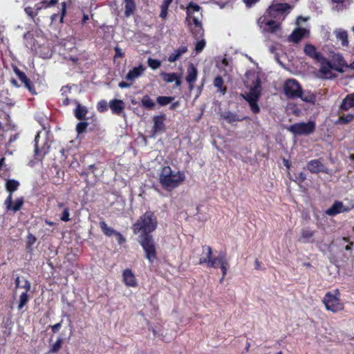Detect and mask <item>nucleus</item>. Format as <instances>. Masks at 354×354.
Here are the masks:
<instances>
[{
	"instance_id": "nucleus-1",
	"label": "nucleus",
	"mask_w": 354,
	"mask_h": 354,
	"mask_svg": "<svg viewBox=\"0 0 354 354\" xmlns=\"http://www.w3.org/2000/svg\"><path fill=\"white\" fill-rule=\"evenodd\" d=\"M158 226L157 218L151 211L146 212L133 224L131 228L135 234H139L138 243L145 252V257L151 262L156 259V246L151 233Z\"/></svg>"
},
{
	"instance_id": "nucleus-2",
	"label": "nucleus",
	"mask_w": 354,
	"mask_h": 354,
	"mask_svg": "<svg viewBox=\"0 0 354 354\" xmlns=\"http://www.w3.org/2000/svg\"><path fill=\"white\" fill-rule=\"evenodd\" d=\"M185 180L184 172L173 170L169 166L162 167L159 173V183L167 191H171L179 187Z\"/></svg>"
},
{
	"instance_id": "nucleus-3",
	"label": "nucleus",
	"mask_w": 354,
	"mask_h": 354,
	"mask_svg": "<svg viewBox=\"0 0 354 354\" xmlns=\"http://www.w3.org/2000/svg\"><path fill=\"white\" fill-rule=\"evenodd\" d=\"M291 8L288 3H272L268 6L264 15L281 23L290 13Z\"/></svg>"
},
{
	"instance_id": "nucleus-4",
	"label": "nucleus",
	"mask_w": 354,
	"mask_h": 354,
	"mask_svg": "<svg viewBox=\"0 0 354 354\" xmlns=\"http://www.w3.org/2000/svg\"><path fill=\"white\" fill-rule=\"evenodd\" d=\"M339 291H334V293L327 292L324 298L323 302L328 310L336 313L343 309V304L339 299Z\"/></svg>"
},
{
	"instance_id": "nucleus-5",
	"label": "nucleus",
	"mask_w": 354,
	"mask_h": 354,
	"mask_svg": "<svg viewBox=\"0 0 354 354\" xmlns=\"http://www.w3.org/2000/svg\"><path fill=\"white\" fill-rule=\"evenodd\" d=\"M257 24L264 31L274 33L281 29V23L277 20L270 18L269 17L263 15L260 17L257 21Z\"/></svg>"
},
{
	"instance_id": "nucleus-6",
	"label": "nucleus",
	"mask_w": 354,
	"mask_h": 354,
	"mask_svg": "<svg viewBox=\"0 0 354 354\" xmlns=\"http://www.w3.org/2000/svg\"><path fill=\"white\" fill-rule=\"evenodd\" d=\"M315 129L314 122H299L290 125L288 130L295 135H309L312 133Z\"/></svg>"
},
{
	"instance_id": "nucleus-7",
	"label": "nucleus",
	"mask_w": 354,
	"mask_h": 354,
	"mask_svg": "<svg viewBox=\"0 0 354 354\" xmlns=\"http://www.w3.org/2000/svg\"><path fill=\"white\" fill-rule=\"evenodd\" d=\"M299 83L293 79L287 80L284 84V93L289 98H297L301 91Z\"/></svg>"
},
{
	"instance_id": "nucleus-8",
	"label": "nucleus",
	"mask_w": 354,
	"mask_h": 354,
	"mask_svg": "<svg viewBox=\"0 0 354 354\" xmlns=\"http://www.w3.org/2000/svg\"><path fill=\"white\" fill-rule=\"evenodd\" d=\"M21 281L20 277L17 276L15 279V287L16 288H24L25 289V292H22L19 296V301L18 304V309L21 310L24 306L28 303L29 300V297L28 295V292L30 290V283L28 279H24V284L23 286H20Z\"/></svg>"
},
{
	"instance_id": "nucleus-9",
	"label": "nucleus",
	"mask_w": 354,
	"mask_h": 354,
	"mask_svg": "<svg viewBox=\"0 0 354 354\" xmlns=\"http://www.w3.org/2000/svg\"><path fill=\"white\" fill-rule=\"evenodd\" d=\"M75 116L79 120L88 123L91 129L97 126V118L93 112H75Z\"/></svg>"
},
{
	"instance_id": "nucleus-10",
	"label": "nucleus",
	"mask_w": 354,
	"mask_h": 354,
	"mask_svg": "<svg viewBox=\"0 0 354 354\" xmlns=\"http://www.w3.org/2000/svg\"><path fill=\"white\" fill-rule=\"evenodd\" d=\"M166 120L164 114L156 115L153 118V125L152 127V136L155 137L157 133H162L165 130V121Z\"/></svg>"
},
{
	"instance_id": "nucleus-11",
	"label": "nucleus",
	"mask_w": 354,
	"mask_h": 354,
	"mask_svg": "<svg viewBox=\"0 0 354 354\" xmlns=\"http://www.w3.org/2000/svg\"><path fill=\"white\" fill-rule=\"evenodd\" d=\"M24 204L23 197L17 198L14 202H12V194H9L8 196L4 202L6 210H12L13 212L19 211Z\"/></svg>"
},
{
	"instance_id": "nucleus-12",
	"label": "nucleus",
	"mask_w": 354,
	"mask_h": 354,
	"mask_svg": "<svg viewBox=\"0 0 354 354\" xmlns=\"http://www.w3.org/2000/svg\"><path fill=\"white\" fill-rule=\"evenodd\" d=\"M317 62L320 64V73L326 77H331V70L333 64L324 55Z\"/></svg>"
},
{
	"instance_id": "nucleus-13",
	"label": "nucleus",
	"mask_w": 354,
	"mask_h": 354,
	"mask_svg": "<svg viewBox=\"0 0 354 354\" xmlns=\"http://www.w3.org/2000/svg\"><path fill=\"white\" fill-rule=\"evenodd\" d=\"M309 30L304 28H296L288 37V41L298 44L306 35Z\"/></svg>"
},
{
	"instance_id": "nucleus-14",
	"label": "nucleus",
	"mask_w": 354,
	"mask_h": 354,
	"mask_svg": "<svg viewBox=\"0 0 354 354\" xmlns=\"http://www.w3.org/2000/svg\"><path fill=\"white\" fill-rule=\"evenodd\" d=\"M307 169L311 173L324 172L328 174V169L325 168L324 164L319 160H312L308 162Z\"/></svg>"
},
{
	"instance_id": "nucleus-15",
	"label": "nucleus",
	"mask_w": 354,
	"mask_h": 354,
	"mask_svg": "<svg viewBox=\"0 0 354 354\" xmlns=\"http://www.w3.org/2000/svg\"><path fill=\"white\" fill-rule=\"evenodd\" d=\"M350 208L345 207L342 202L335 201L333 205L326 211V214L328 216H335L342 212H348Z\"/></svg>"
},
{
	"instance_id": "nucleus-16",
	"label": "nucleus",
	"mask_w": 354,
	"mask_h": 354,
	"mask_svg": "<svg viewBox=\"0 0 354 354\" xmlns=\"http://www.w3.org/2000/svg\"><path fill=\"white\" fill-rule=\"evenodd\" d=\"M304 53L306 56L316 62H317L323 56L320 52L317 51V48L311 44H306L304 46Z\"/></svg>"
},
{
	"instance_id": "nucleus-17",
	"label": "nucleus",
	"mask_w": 354,
	"mask_h": 354,
	"mask_svg": "<svg viewBox=\"0 0 354 354\" xmlns=\"http://www.w3.org/2000/svg\"><path fill=\"white\" fill-rule=\"evenodd\" d=\"M62 104L64 106H69L73 111H87V109L82 106L80 102L67 97L63 98Z\"/></svg>"
},
{
	"instance_id": "nucleus-18",
	"label": "nucleus",
	"mask_w": 354,
	"mask_h": 354,
	"mask_svg": "<svg viewBox=\"0 0 354 354\" xmlns=\"http://www.w3.org/2000/svg\"><path fill=\"white\" fill-rule=\"evenodd\" d=\"M202 250L203 251L198 263L201 265L206 264L207 267H208L212 257V250L209 245H203Z\"/></svg>"
},
{
	"instance_id": "nucleus-19",
	"label": "nucleus",
	"mask_w": 354,
	"mask_h": 354,
	"mask_svg": "<svg viewBox=\"0 0 354 354\" xmlns=\"http://www.w3.org/2000/svg\"><path fill=\"white\" fill-rule=\"evenodd\" d=\"M227 261V259L226 253L221 252L218 254L217 257H212L208 268H216L220 267L222 264L226 263Z\"/></svg>"
},
{
	"instance_id": "nucleus-20",
	"label": "nucleus",
	"mask_w": 354,
	"mask_h": 354,
	"mask_svg": "<svg viewBox=\"0 0 354 354\" xmlns=\"http://www.w3.org/2000/svg\"><path fill=\"white\" fill-rule=\"evenodd\" d=\"M144 71L145 68L142 65H140L137 67H134L133 69L130 70L129 73L127 74V75L125 76V80L127 81L133 83L134 81L142 75Z\"/></svg>"
},
{
	"instance_id": "nucleus-21",
	"label": "nucleus",
	"mask_w": 354,
	"mask_h": 354,
	"mask_svg": "<svg viewBox=\"0 0 354 354\" xmlns=\"http://www.w3.org/2000/svg\"><path fill=\"white\" fill-rule=\"evenodd\" d=\"M40 133L39 132L35 138V153L36 156H44L48 152L50 146L44 142L41 147L39 145Z\"/></svg>"
},
{
	"instance_id": "nucleus-22",
	"label": "nucleus",
	"mask_w": 354,
	"mask_h": 354,
	"mask_svg": "<svg viewBox=\"0 0 354 354\" xmlns=\"http://www.w3.org/2000/svg\"><path fill=\"white\" fill-rule=\"evenodd\" d=\"M198 71L196 67H194L192 64L190 65L187 69V75L186 77V81L189 84V88L192 90L194 87V84L195 83L197 78Z\"/></svg>"
},
{
	"instance_id": "nucleus-23",
	"label": "nucleus",
	"mask_w": 354,
	"mask_h": 354,
	"mask_svg": "<svg viewBox=\"0 0 354 354\" xmlns=\"http://www.w3.org/2000/svg\"><path fill=\"white\" fill-rule=\"evenodd\" d=\"M188 50L187 46H180L178 48L175 49L172 53L168 57V62L173 63L180 59V57Z\"/></svg>"
},
{
	"instance_id": "nucleus-24",
	"label": "nucleus",
	"mask_w": 354,
	"mask_h": 354,
	"mask_svg": "<svg viewBox=\"0 0 354 354\" xmlns=\"http://www.w3.org/2000/svg\"><path fill=\"white\" fill-rule=\"evenodd\" d=\"M315 230H312L308 228L303 229L301 231V236L299 239V241L303 243H313V236L315 234Z\"/></svg>"
},
{
	"instance_id": "nucleus-25",
	"label": "nucleus",
	"mask_w": 354,
	"mask_h": 354,
	"mask_svg": "<svg viewBox=\"0 0 354 354\" xmlns=\"http://www.w3.org/2000/svg\"><path fill=\"white\" fill-rule=\"evenodd\" d=\"M123 281L129 287H134L136 286V280L134 274L131 270H124L122 274Z\"/></svg>"
},
{
	"instance_id": "nucleus-26",
	"label": "nucleus",
	"mask_w": 354,
	"mask_h": 354,
	"mask_svg": "<svg viewBox=\"0 0 354 354\" xmlns=\"http://www.w3.org/2000/svg\"><path fill=\"white\" fill-rule=\"evenodd\" d=\"M59 0H42L41 1L35 5L36 10H41L42 9H46L55 6Z\"/></svg>"
},
{
	"instance_id": "nucleus-27",
	"label": "nucleus",
	"mask_w": 354,
	"mask_h": 354,
	"mask_svg": "<svg viewBox=\"0 0 354 354\" xmlns=\"http://www.w3.org/2000/svg\"><path fill=\"white\" fill-rule=\"evenodd\" d=\"M354 107V93L351 94H348L346 97L343 100L342 103L341 104V109L343 111H348L350 109Z\"/></svg>"
},
{
	"instance_id": "nucleus-28",
	"label": "nucleus",
	"mask_w": 354,
	"mask_h": 354,
	"mask_svg": "<svg viewBox=\"0 0 354 354\" xmlns=\"http://www.w3.org/2000/svg\"><path fill=\"white\" fill-rule=\"evenodd\" d=\"M201 9V6H198L197 3L191 1L188 3L187 6V17L186 20L188 21H190L192 15L194 14V12H198Z\"/></svg>"
},
{
	"instance_id": "nucleus-29",
	"label": "nucleus",
	"mask_w": 354,
	"mask_h": 354,
	"mask_svg": "<svg viewBox=\"0 0 354 354\" xmlns=\"http://www.w3.org/2000/svg\"><path fill=\"white\" fill-rule=\"evenodd\" d=\"M163 80L168 83H171L175 82L176 86H180L181 84V81L176 73H163L162 74Z\"/></svg>"
},
{
	"instance_id": "nucleus-30",
	"label": "nucleus",
	"mask_w": 354,
	"mask_h": 354,
	"mask_svg": "<svg viewBox=\"0 0 354 354\" xmlns=\"http://www.w3.org/2000/svg\"><path fill=\"white\" fill-rule=\"evenodd\" d=\"M303 101L311 103L314 104L316 101V96L310 92L303 91L302 90L299 93V96Z\"/></svg>"
},
{
	"instance_id": "nucleus-31",
	"label": "nucleus",
	"mask_w": 354,
	"mask_h": 354,
	"mask_svg": "<svg viewBox=\"0 0 354 354\" xmlns=\"http://www.w3.org/2000/svg\"><path fill=\"white\" fill-rule=\"evenodd\" d=\"M221 117L229 123L242 120L245 118L236 116L234 112H222Z\"/></svg>"
},
{
	"instance_id": "nucleus-32",
	"label": "nucleus",
	"mask_w": 354,
	"mask_h": 354,
	"mask_svg": "<svg viewBox=\"0 0 354 354\" xmlns=\"http://www.w3.org/2000/svg\"><path fill=\"white\" fill-rule=\"evenodd\" d=\"M224 81L221 76H216L213 82V85L218 88L222 94H225L227 91V88L223 86Z\"/></svg>"
},
{
	"instance_id": "nucleus-33",
	"label": "nucleus",
	"mask_w": 354,
	"mask_h": 354,
	"mask_svg": "<svg viewBox=\"0 0 354 354\" xmlns=\"http://www.w3.org/2000/svg\"><path fill=\"white\" fill-rule=\"evenodd\" d=\"M125 1V17H129L136 9V3L133 0H124Z\"/></svg>"
},
{
	"instance_id": "nucleus-34",
	"label": "nucleus",
	"mask_w": 354,
	"mask_h": 354,
	"mask_svg": "<svg viewBox=\"0 0 354 354\" xmlns=\"http://www.w3.org/2000/svg\"><path fill=\"white\" fill-rule=\"evenodd\" d=\"M61 6H62V8H61L60 13L53 14L51 16L52 21H55L57 18H59V21L61 23L63 22L64 17H65V15L66 14V3L62 2Z\"/></svg>"
},
{
	"instance_id": "nucleus-35",
	"label": "nucleus",
	"mask_w": 354,
	"mask_h": 354,
	"mask_svg": "<svg viewBox=\"0 0 354 354\" xmlns=\"http://www.w3.org/2000/svg\"><path fill=\"white\" fill-rule=\"evenodd\" d=\"M110 108L111 111H123L124 103L121 100L114 99L110 102Z\"/></svg>"
},
{
	"instance_id": "nucleus-36",
	"label": "nucleus",
	"mask_w": 354,
	"mask_h": 354,
	"mask_svg": "<svg viewBox=\"0 0 354 354\" xmlns=\"http://www.w3.org/2000/svg\"><path fill=\"white\" fill-rule=\"evenodd\" d=\"M100 226L103 233L107 236H113L117 232L113 228L109 227L104 221L100 222Z\"/></svg>"
},
{
	"instance_id": "nucleus-37",
	"label": "nucleus",
	"mask_w": 354,
	"mask_h": 354,
	"mask_svg": "<svg viewBox=\"0 0 354 354\" xmlns=\"http://www.w3.org/2000/svg\"><path fill=\"white\" fill-rule=\"evenodd\" d=\"M191 32L194 37L196 39H200L204 35V30L202 26H193L191 28Z\"/></svg>"
},
{
	"instance_id": "nucleus-38",
	"label": "nucleus",
	"mask_w": 354,
	"mask_h": 354,
	"mask_svg": "<svg viewBox=\"0 0 354 354\" xmlns=\"http://www.w3.org/2000/svg\"><path fill=\"white\" fill-rule=\"evenodd\" d=\"M142 104L144 108L151 109L154 107L155 103L150 98L149 95H145L142 100H141Z\"/></svg>"
},
{
	"instance_id": "nucleus-39",
	"label": "nucleus",
	"mask_w": 354,
	"mask_h": 354,
	"mask_svg": "<svg viewBox=\"0 0 354 354\" xmlns=\"http://www.w3.org/2000/svg\"><path fill=\"white\" fill-rule=\"evenodd\" d=\"M19 185V183L15 180H9L6 182L7 190L12 194V192L16 191Z\"/></svg>"
},
{
	"instance_id": "nucleus-40",
	"label": "nucleus",
	"mask_w": 354,
	"mask_h": 354,
	"mask_svg": "<svg viewBox=\"0 0 354 354\" xmlns=\"http://www.w3.org/2000/svg\"><path fill=\"white\" fill-rule=\"evenodd\" d=\"M354 115L353 114L342 115L335 122V124H347L353 120Z\"/></svg>"
},
{
	"instance_id": "nucleus-41",
	"label": "nucleus",
	"mask_w": 354,
	"mask_h": 354,
	"mask_svg": "<svg viewBox=\"0 0 354 354\" xmlns=\"http://www.w3.org/2000/svg\"><path fill=\"white\" fill-rule=\"evenodd\" d=\"M63 339L62 337H59L57 341L51 346L49 353H56L62 348Z\"/></svg>"
},
{
	"instance_id": "nucleus-42",
	"label": "nucleus",
	"mask_w": 354,
	"mask_h": 354,
	"mask_svg": "<svg viewBox=\"0 0 354 354\" xmlns=\"http://www.w3.org/2000/svg\"><path fill=\"white\" fill-rule=\"evenodd\" d=\"M174 97L167 96H159L157 97V102L160 106H165L172 102Z\"/></svg>"
},
{
	"instance_id": "nucleus-43",
	"label": "nucleus",
	"mask_w": 354,
	"mask_h": 354,
	"mask_svg": "<svg viewBox=\"0 0 354 354\" xmlns=\"http://www.w3.org/2000/svg\"><path fill=\"white\" fill-rule=\"evenodd\" d=\"M13 71H14L15 73L17 75L19 80L23 84L28 80V77L26 76L25 73L21 71L17 66H14Z\"/></svg>"
},
{
	"instance_id": "nucleus-44",
	"label": "nucleus",
	"mask_w": 354,
	"mask_h": 354,
	"mask_svg": "<svg viewBox=\"0 0 354 354\" xmlns=\"http://www.w3.org/2000/svg\"><path fill=\"white\" fill-rule=\"evenodd\" d=\"M337 37L338 39H339L342 41V44L343 46H347L348 41V35L346 31H340L337 34Z\"/></svg>"
},
{
	"instance_id": "nucleus-45",
	"label": "nucleus",
	"mask_w": 354,
	"mask_h": 354,
	"mask_svg": "<svg viewBox=\"0 0 354 354\" xmlns=\"http://www.w3.org/2000/svg\"><path fill=\"white\" fill-rule=\"evenodd\" d=\"M147 63L149 66L153 70L158 68L161 66V62L160 60L151 57L148 59Z\"/></svg>"
},
{
	"instance_id": "nucleus-46",
	"label": "nucleus",
	"mask_w": 354,
	"mask_h": 354,
	"mask_svg": "<svg viewBox=\"0 0 354 354\" xmlns=\"http://www.w3.org/2000/svg\"><path fill=\"white\" fill-rule=\"evenodd\" d=\"M87 127L88 123L84 122L82 120H80L76 125L75 130L78 134H81L85 131Z\"/></svg>"
},
{
	"instance_id": "nucleus-47",
	"label": "nucleus",
	"mask_w": 354,
	"mask_h": 354,
	"mask_svg": "<svg viewBox=\"0 0 354 354\" xmlns=\"http://www.w3.org/2000/svg\"><path fill=\"white\" fill-rule=\"evenodd\" d=\"M24 11L26 14H27L32 19H34V18L37 15L38 12L39 10H36L35 7L32 8L28 6L25 8Z\"/></svg>"
},
{
	"instance_id": "nucleus-48",
	"label": "nucleus",
	"mask_w": 354,
	"mask_h": 354,
	"mask_svg": "<svg viewBox=\"0 0 354 354\" xmlns=\"http://www.w3.org/2000/svg\"><path fill=\"white\" fill-rule=\"evenodd\" d=\"M24 86L32 94H36L34 84L30 81L29 78L24 82Z\"/></svg>"
},
{
	"instance_id": "nucleus-49",
	"label": "nucleus",
	"mask_w": 354,
	"mask_h": 354,
	"mask_svg": "<svg viewBox=\"0 0 354 354\" xmlns=\"http://www.w3.org/2000/svg\"><path fill=\"white\" fill-rule=\"evenodd\" d=\"M206 44V42L204 39H201L200 41H198L195 46V50L196 53L201 52L203 48H205Z\"/></svg>"
},
{
	"instance_id": "nucleus-50",
	"label": "nucleus",
	"mask_w": 354,
	"mask_h": 354,
	"mask_svg": "<svg viewBox=\"0 0 354 354\" xmlns=\"http://www.w3.org/2000/svg\"><path fill=\"white\" fill-rule=\"evenodd\" d=\"M69 216H70V214H69L68 208L65 207L63 210V212L60 217V219H61V221H64V222L68 221L70 220Z\"/></svg>"
},
{
	"instance_id": "nucleus-51",
	"label": "nucleus",
	"mask_w": 354,
	"mask_h": 354,
	"mask_svg": "<svg viewBox=\"0 0 354 354\" xmlns=\"http://www.w3.org/2000/svg\"><path fill=\"white\" fill-rule=\"evenodd\" d=\"M257 95H254V99L250 101L252 111H260L258 104H257Z\"/></svg>"
},
{
	"instance_id": "nucleus-52",
	"label": "nucleus",
	"mask_w": 354,
	"mask_h": 354,
	"mask_svg": "<svg viewBox=\"0 0 354 354\" xmlns=\"http://www.w3.org/2000/svg\"><path fill=\"white\" fill-rule=\"evenodd\" d=\"M229 266H230V265H229L228 260L226 261V263L222 264L220 266V268L222 270V275H223L222 279H221V282L223 280L225 276L226 275Z\"/></svg>"
},
{
	"instance_id": "nucleus-53",
	"label": "nucleus",
	"mask_w": 354,
	"mask_h": 354,
	"mask_svg": "<svg viewBox=\"0 0 354 354\" xmlns=\"http://www.w3.org/2000/svg\"><path fill=\"white\" fill-rule=\"evenodd\" d=\"M306 179V176L304 172H300L297 176H295V181L297 183H301Z\"/></svg>"
},
{
	"instance_id": "nucleus-54",
	"label": "nucleus",
	"mask_w": 354,
	"mask_h": 354,
	"mask_svg": "<svg viewBox=\"0 0 354 354\" xmlns=\"http://www.w3.org/2000/svg\"><path fill=\"white\" fill-rule=\"evenodd\" d=\"M168 8L167 6H164V5H161V11H160V17L161 18H162L163 19H165L167 16V13H168Z\"/></svg>"
},
{
	"instance_id": "nucleus-55",
	"label": "nucleus",
	"mask_w": 354,
	"mask_h": 354,
	"mask_svg": "<svg viewBox=\"0 0 354 354\" xmlns=\"http://www.w3.org/2000/svg\"><path fill=\"white\" fill-rule=\"evenodd\" d=\"M133 84L129 81H122L118 84V86L121 88H129Z\"/></svg>"
},
{
	"instance_id": "nucleus-56",
	"label": "nucleus",
	"mask_w": 354,
	"mask_h": 354,
	"mask_svg": "<svg viewBox=\"0 0 354 354\" xmlns=\"http://www.w3.org/2000/svg\"><path fill=\"white\" fill-rule=\"evenodd\" d=\"M98 111H104L106 110L107 109V103L104 100H102L98 103L97 105Z\"/></svg>"
},
{
	"instance_id": "nucleus-57",
	"label": "nucleus",
	"mask_w": 354,
	"mask_h": 354,
	"mask_svg": "<svg viewBox=\"0 0 354 354\" xmlns=\"http://www.w3.org/2000/svg\"><path fill=\"white\" fill-rule=\"evenodd\" d=\"M260 0H243L247 8H251Z\"/></svg>"
},
{
	"instance_id": "nucleus-58",
	"label": "nucleus",
	"mask_w": 354,
	"mask_h": 354,
	"mask_svg": "<svg viewBox=\"0 0 354 354\" xmlns=\"http://www.w3.org/2000/svg\"><path fill=\"white\" fill-rule=\"evenodd\" d=\"M115 235L117 237V240L119 244H122L125 241V238L120 232H117Z\"/></svg>"
},
{
	"instance_id": "nucleus-59",
	"label": "nucleus",
	"mask_w": 354,
	"mask_h": 354,
	"mask_svg": "<svg viewBox=\"0 0 354 354\" xmlns=\"http://www.w3.org/2000/svg\"><path fill=\"white\" fill-rule=\"evenodd\" d=\"M191 19H192V22H193V24H194V26H202V24L201 22V21L196 17H194L192 15V17Z\"/></svg>"
},
{
	"instance_id": "nucleus-60",
	"label": "nucleus",
	"mask_w": 354,
	"mask_h": 354,
	"mask_svg": "<svg viewBox=\"0 0 354 354\" xmlns=\"http://www.w3.org/2000/svg\"><path fill=\"white\" fill-rule=\"evenodd\" d=\"M344 66V64H339V66H335L333 65V70H335L339 73H344V70H343V66Z\"/></svg>"
},
{
	"instance_id": "nucleus-61",
	"label": "nucleus",
	"mask_w": 354,
	"mask_h": 354,
	"mask_svg": "<svg viewBox=\"0 0 354 354\" xmlns=\"http://www.w3.org/2000/svg\"><path fill=\"white\" fill-rule=\"evenodd\" d=\"M61 326H62V322H59L53 326H51L52 331L53 333H57L61 328Z\"/></svg>"
},
{
	"instance_id": "nucleus-62",
	"label": "nucleus",
	"mask_w": 354,
	"mask_h": 354,
	"mask_svg": "<svg viewBox=\"0 0 354 354\" xmlns=\"http://www.w3.org/2000/svg\"><path fill=\"white\" fill-rule=\"evenodd\" d=\"M36 241L35 237L32 234H29L28 236V242L30 245L33 244Z\"/></svg>"
},
{
	"instance_id": "nucleus-63",
	"label": "nucleus",
	"mask_w": 354,
	"mask_h": 354,
	"mask_svg": "<svg viewBox=\"0 0 354 354\" xmlns=\"http://www.w3.org/2000/svg\"><path fill=\"white\" fill-rule=\"evenodd\" d=\"M89 19V17H88V15H86V14H84L83 15V17H82V19L81 21V24L82 25H84V24H86L87 22V21Z\"/></svg>"
},
{
	"instance_id": "nucleus-64",
	"label": "nucleus",
	"mask_w": 354,
	"mask_h": 354,
	"mask_svg": "<svg viewBox=\"0 0 354 354\" xmlns=\"http://www.w3.org/2000/svg\"><path fill=\"white\" fill-rule=\"evenodd\" d=\"M115 57H122L123 54L121 53L120 49L118 47H115Z\"/></svg>"
}]
</instances>
